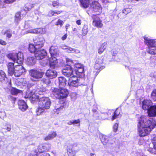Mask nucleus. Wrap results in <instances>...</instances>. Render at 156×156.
<instances>
[{
    "label": "nucleus",
    "instance_id": "obj_63",
    "mask_svg": "<svg viewBox=\"0 0 156 156\" xmlns=\"http://www.w3.org/2000/svg\"><path fill=\"white\" fill-rule=\"evenodd\" d=\"M67 124L69 125H71L72 124H73L72 121H70L69 122L67 123Z\"/></svg>",
    "mask_w": 156,
    "mask_h": 156
},
{
    "label": "nucleus",
    "instance_id": "obj_9",
    "mask_svg": "<svg viewBox=\"0 0 156 156\" xmlns=\"http://www.w3.org/2000/svg\"><path fill=\"white\" fill-rule=\"evenodd\" d=\"M51 104L50 99L48 97H44L40 98L38 103V106L48 109L49 108Z\"/></svg>",
    "mask_w": 156,
    "mask_h": 156
},
{
    "label": "nucleus",
    "instance_id": "obj_39",
    "mask_svg": "<svg viewBox=\"0 0 156 156\" xmlns=\"http://www.w3.org/2000/svg\"><path fill=\"white\" fill-rule=\"evenodd\" d=\"M21 16L20 13L19 12L16 13L15 16V20L17 22L19 21L21 19Z\"/></svg>",
    "mask_w": 156,
    "mask_h": 156
},
{
    "label": "nucleus",
    "instance_id": "obj_24",
    "mask_svg": "<svg viewBox=\"0 0 156 156\" xmlns=\"http://www.w3.org/2000/svg\"><path fill=\"white\" fill-rule=\"evenodd\" d=\"M58 80L59 81V88H62L66 86V80L65 78L63 77H60L59 78Z\"/></svg>",
    "mask_w": 156,
    "mask_h": 156
},
{
    "label": "nucleus",
    "instance_id": "obj_32",
    "mask_svg": "<svg viewBox=\"0 0 156 156\" xmlns=\"http://www.w3.org/2000/svg\"><path fill=\"white\" fill-rule=\"evenodd\" d=\"M84 71L83 67L81 68L78 69L76 71V74L79 76L82 77L84 76V73L83 72Z\"/></svg>",
    "mask_w": 156,
    "mask_h": 156
},
{
    "label": "nucleus",
    "instance_id": "obj_28",
    "mask_svg": "<svg viewBox=\"0 0 156 156\" xmlns=\"http://www.w3.org/2000/svg\"><path fill=\"white\" fill-rule=\"evenodd\" d=\"M61 48L62 49L65 50L68 53H72L73 48L65 44L61 46Z\"/></svg>",
    "mask_w": 156,
    "mask_h": 156
},
{
    "label": "nucleus",
    "instance_id": "obj_61",
    "mask_svg": "<svg viewBox=\"0 0 156 156\" xmlns=\"http://www.w3.org/2000/svg\"><path fill=\"white\" fill-rule=\"evenodd\" d=\"M69 26H70V25L68 24H67L66 25V30H67V29H68V28L69 27Z\"/></svg>",
    "mask_w": 156,
    "mask_h": 156
},
{
    "label": "nucleus",
    "instance_id": "obj_50",
    "mask_svg": "<svg viewBox=\"0 0 156 156\" xmlns=\"http://www.w3.org/2000/svg\"><path fill=\"white\" fill-rule=\"evenodd\" d=\"M80 51L79 49L73 48L71 53L77 54L80 53Z\"/></svg>",
    "mask_w": 156,
    "mask_h": 156
},
{
    "label": "nucleus",
    "instance_id": "obj_41",
    "mask_svg": "<svg viewBox=\"0 0 156 156\" xmlns=\"http://www.w3.org/2000/svg\"><path fill=\"white\" fill-rule=\"evenodd\" d=\"M119 115V112H118V110H116L114 113V115L112 116V120H113L115 119Z\"/></svg>",
    "mask_w": 156,
    "mask_h": 156
},
{
    "label": "nucleus",
    "instance_id": "obj_37",
    "mask_svg": "<svg viewBox=\"0 0 156 156\" xmlns=\"http://www.w3.org/2000/svg\"><path fill=\"white\" fill-rule=\"evenodd\" d=\"M4 35H6V37L8 38L11 37L12 36V31L10 30H7L3 33Z\"/></svg>",
    "mask_w": 156,
    "mask_h": 156
},
{
    "label": "nucleus",
    "instance_id": "obj_31",
    "mask_svg": "<svg viewBox=\"0 0 156 156\" xmlns=\"http://www.w3.org/2000/svg\"><path fill=\"white\" fill-rule=\"evenodd\" d=\"M102 61L101 59L98 58L96 62V64L94 66V68L97 69H100V65L102 63Z\"/></svg>",
    "mask_w": 156,
    "mask_h": 156
},
{
    "label": "nucleus",
    "instance_id": "obj_34",
    "mask_svg": "<svg viewBox=\"0 0 156 156\" xmlns=\"http://www.w3.org/2000/svg\"><path fill=\"white\" fill-rule=\"evenodd\" d=\"M33 7V5L30 3L26 4L24 8V10L25 11H27L30 10Z\"/></svg>",
    "mask_w": 156,
    "mask_h": 156
},
{
    "label": "nucleus",
    "instance_id": "obj_51",
    "mask_svg": "<svg viewBox=\"0 0 156 156\" xmlns=\"http://www.w3.org/2000/svg\"><path fill=\"white\" fill-rule=\"evenodd\" d=\"M118 124L117 123H115L114 125L113 128L114 131L116 132L118 129Z\"/></svg>",
    "mask_w": 156,
    "mask_h": 156
},
{
    "label": "nucleus",
    "instance_id": "obj_62",
    "mask_svg": "<svg viewBox=\"0 0 156 156\" xmlns=\"http://www.w3.org/2000/svg\"><path fill=\"white\" fill-rule=\"evenodd\" d=\"M6 129L8 131H10L11 130V128L10 127H7Z\"/></svg>",
    "mask_w": 156,
    "mask_h": 156
},
{
    "label": "nucleus",
    "instance_id": "obj_49",
    "mask_svg": "<svg viewBox=\"0 0 156 156\" xmlns=\"http://www.w3.org/2000/svg\"><path fill=\"white\" fill-rule=\"evenodd\" d=\"M130 9L129 8H127L123 10V13L125 14H127L130 12Z\"/></svg>",
    "mask_w": 156,
    "mask_h": 156
},
{
    "label": "nucleus",
    "instance_id": "obj_18",
    "mask_svg": "<svg viewBox=\"0 0 156 156\" xmlns=\"http://www.w3.org/2000/svg\"><path fill=\"white\" fill-rule=\"evenodd\" d=\"M93 24L94 26L99 28H101L103 26L101 21L98 17H96L94 18Z\"/></svg>",
    "mask_w": 156,
    "mask_h": 156
},
{
    "label": "nucleus",
    "instance_id": "obj_43",
    "mask_svg": "<svg viewBox=\"0 0 156 156\" xmlns=\"http://www.w3.org/2000/svg\"><path fill=\"white\" fill-rule=\"evenodd\" d=\"M41 81L42 83L47 84L49 83L50 82L49 79L48 78H43L42 79Z\"/></svg>",
    "mask_w": 156,
    "mask_h": 156
},
{
    "label": "nucleus",
    "instance_id": "obj_26",
    "mask_svg": "<svg viewBox=\"0 0 156 156\" xmlns=\"http://www.w3.org/2000/svg\"><path fill=\"white\" fill-rule=\"evenodd\" d=\"M58 51L57 46H51L50 49V53L51 56H54L56 54Z\"/></svg>",
    "mask_w": 156,
    "mask_h": 156
},
{
    "label": "nucleus",
    "instance_id": "obj_8",
    "mask_svg": "<svg viewBox=\"0 0 156 156\" xmlns=\"http://www.w3.org/2000/svg\"><path fill=\"white\" fill-rule=\"evenodd\" d=\"M83 80V79H78L76 76H72L69 78L68 84L70 86L77 87L83 84L82 82Z\"/></svg>",
    "mask_w": 156,
    "mask_h": 156
},
{
    "label": "nucleus",
    "instance_id": "obj_25",
    "mask_svg": "<svg viewBox=\"0 0 156 156\" xmlns=\"http://www.w3.org/2000/svg\"><path fill=\"white\" fill-rule=\"evenodd\" d=\"M106 42H104L103 43L99 48L98 50V53L100 54L102 53L107 48Z\"/></svg>",
    "mask_w": 156,
    "mask_h": 156
},
{
    "label": "nucleus",
    "instance_id": "obj_64",
    "mask_svg": "<svg viewBox=\"0 0 156 156\" xmlns=\"http://www.w3.org/2000/svg\"><path fill=\"white\" fill-rule=\"evenodd\" d=\"M153 77L156 78V72H155L154 73V74H153Z\"/></svg>",
    "mask_w": 156,
    "mask_h": 156
},
{
    "label": "nucleus",
    "instance_id": "obj_52",
    "mask_svg": "<svg viewBox=\"0 0 156 156\" xmlns=\"http://www.w3.org/2000/svg\"><path fill=\"white\" fill-rule=\"evenodd\" d=\"M3 2L6 3H10L14 2L15 0H3Z\"/></svg>",
    "mask_w": 156,
    "mask_h": 156
},
{
    "label": "nucleus",
    "instance_id": "obj_54",
    "mask_svg": "<svg viewBox=\"0 0 156 156\" xmlns=\"http://www.w3.org/2000/svg\"><path fill=\"white\" fill-rule=\"evenodd\" d=\"M59 3L58 2L56 1H54L52 3V5L54 7L58 5H59Z\"/></svg>",
    "mask_w": 156,
    "mask_h": 156
},
{
    "label": "nucleus",
    "instance_id": "obj_2",
    "mask_svg": "<svg viewBox=\"0 0 156 156\" xmlns=\"http://www.w3.org/2000/svg\"><path fill=\"white\" fill-rule=\"evenodd\" d=\"M46 91V89L42 86H37L35 89L29 93H27L25 98H29L32 101L38 100L39 95L44 94Z\"/></svg>",
    "mask_w": 156,
    "mask_h": 156
},
{
    "label": "nucleus",
    "instance_id": "obj_15",
    "mask_svg": "<svg viewBox=\"0 0 156 156\" xmlns=\"http://www.w3.org/2000/svg\"><path fill=\"white\" fill-rule=\"evenodd\" d=\"M46 76L51 79L55 78L57 75V72L54 69H49L47 70L46 73Z\"/></svg>",
    "mask_w": 156,
    "mask_h": 156
},
{
    "label": "nucleus",
    "instance_id": "obj_46",
    "mask_svg": "<svg viewBox=\"0 0 156 156\" xmlns=\"http://www.w3.org/2000/svg\"><path fill=\"white\" fill-rule=\"evenodd\" d=\"M64 108V106L60 105V104L57 105V106L55 107V108L57 110H62Z\"/></svg>",
    "mask_w": 156,
    "mask_h": 156
},
{
    "label": "nucleus",
    "instance_id": "obj_33",
    "mask_svg": "<svg viewBox=\"0 0 156 156\" xmlns=\"http://www.w3.org/2000/svg\"><path fill=\"white\" fill-rule=\"evenodd\" d=\"M6 78V75L5 72L2 70H0V81H3Z\"/></svg>",
    "mask_w": 156,
    "mask_h": 156
},
{
    "label": "nucleus",
    "instance_id": "obj_12",
    "mask_svg": "<svg viewBox=\"0 0 156 156\" xmlns=\"http://www.w3.org/2000/svg\"><path fill=\"white\" fill-rule=\"evenodd\" d=\"M73 69L69 65L65 66L62 71L63 74L67 77L73 76Z\"/></svg>",
    "mask_w": 156,
    "mask_h": 156
},
{
    "label": "nucleus",
    "instance_id": "obj_42",
    "mask_svg": "<svg viewBox=\"0 0 156 156\" xmlns=\"http://www.w3.org/2000/svg\"><path fill=\"white\" fill-rule=\"evenodd\" d=\"M19 92V90L15 88H12L11 90V93L13 95H16Z\"/></svg>",
    "mask_w": 156,
    "mask_h": 156
},
{
    "label": "nucleus",
    "instance_id": "obj_58",
    "mask_svg": "<svg viewBox=\"0 0 156 156\" xmlns=\"http://www.w3.org/2000/svg\"><path fill=\"white\" fill-rule=\"evenodd\" d=\"M67 34H65L62 37V40H65L67 38Z\"/></svg>",
    "mask_w": 156,
    "mask_h": 156
},
{
    "label": "nucleus",
    "instance_id": "obj_30",
    "mask_svg": "<svg viewBox=\"0 0 156 156\" xmlns=\"http://www.w3.org/2000/svg\"><path fill=\"white\" fill-rule=\"evenodd\" d=\"M101 140L103 144L105 145L107 144L108 141V137L106 135H103L102 136L101 138Z\"/></svg>",
    "mask_w": 156,
    "mask_h": 156
},
{
    "label": "nucleus",
    "instance_id": "obj_4",
    "mask_svg": "<svg viewBox=\"0 0 156 156\" xmlns=\"http://www.w3.org/2000/svg\"><path fill=\"white\" fill-rule=\"evenodd\" d=\"M144 42L148 46V53L152 55L156 54V40L151 39L149 37H144Z\"/></svg>",
    "mask_w": 156,
    "mask_h": 156
},
{
    "label": "nucleus",
    "instance_id": "obj_56",
    "mask_svg": "<svg viewBox=\"0 0 156 156\" xmlns=\"http://www.w3.org/2000/svg\"><path fill=\"white\" fill-rule=\"evenodd\" d=\"M38 156H50L49 154L46 153H44L42 154H41L40 155H38Z\"/></svg>",
    "mask_w": 156,
    "mask_h": 156
},
{
    "label": "nucleus",
    "instance_id": "obj_3",
    "mask_svg": "<svg viewBox=\"0 0 156 156\" xmlns=\"http://www.w3.org/2000/svg\"><path fill=\"white\" fill-rule=\"evenodd\" d=\"M8 73L10 75H14L15 76L18 77L26 72V70L21 65H18L14 66V64L9 62L8 65Z\"/></svg>",
    "mask_w": 156,
    "mask_h": 156
},
{
    "label": "nucleus",
    "instance_id": "obj_6",
    "mask_svg": "<svg viewBox=\"0 0 156 156\" xmlns=\"http://www.w3.org/2000/svg\"><path fill=\"white\" fill-rule=\"evenodd\" d=\"M7 57L14 62L21 64L23 61V54L21 52L18 53H11L7 55Z\"/></svg>",
    "mask_w": 156,
    "mask_h": 156
},
{
    "label": "nucleus",
    "instance_id": "obj_20",
    "mask_svg": "<svg viewBox=\"0 0 156 156\" xmlns=\"http://www.w3.org/2000/svg\"><path fill=\"white\" fill-rule=\"evenodd\" d=\"M151 104V101L150 100H146L143 102L142 108L144 110H148L149 107Z\"/></svg>",
    "mask_w": 156,
    "mask_h": 156
},
{
    "label": "nucleus",
    "instance_id": "obj_38",
    "mask_svg": "<svg viewBox=\"0 0 156 156\" xmlns=\"http://www.w3.org/2000/svg\"><path fill=\"white\" fill-rule=\"evenodd\" d=\"M43 147L44 150V151H48L51 148V146L48 144H45L43 145Z\"/></svg>",
    "mask_w": 156,
    "mask_h": 156
},
{
    "label": "nucleus",
    "instance_id": "obj_17",
    "mask_svg": "<svg viewBox=\"0 0 156 156\" xmlns=\"http://www.w3.org/2000/svg\"><path fill=\"white\" fill-rule=\"evenodd\" d=\"M46 32L44 28H39L38 29H35L34 30H30L27 31L26 33H34L37 34L40 33L41 34H44Z\"/></svg>",
    "mask_w": 156,
    "mask_h": 156
},
{
    "label": "nucleus",
    "instance_id": "obj_14",
    "mask_svg": "<svg viewBox=\"0 0 156 156\" xmlns=\"http://www.w3.org/2000/svg\"><path fill=\"white\" fill-rule=\"evenodd\" d=\"M149 149L147 150L150 152L152 153H155L154 151L156 150V137H154L152 140V143L149 145Z\"/></svg>",
    "mask_w": 156,
    "mask_h": 156
},
{
    "label": "nucleus",
    "instance_id": "obj_7",
    "mask_svg": "<svg viewBox=\"0 0 156 156\" xmlns=\"http://www.w3.org/2000/svg\"><path fill=\"white\" fill-rule=\"evenodd\" d=\"M35 45L30 44L29 45V49L30 52H33L37 48H42L44 45V40L42 37L37 38L34 40Z\"/></svg>",
    "mask_w": 156,
    "mask_h": 156
},
{
    "label": "nucleus",
    "instance_id": "obj_29",
    "mask_svg": "<svg viewBox=\"0 0 156 156\" xmlns=\"http://www.w3.org/2000/svg\"><path fill=\"white\" fill-rule=\"evenodd\" d=\"M81 5L84 8L88 7L89 5V0H79Z\"/></svg>",
    "mask_w": 156,
    "mask_h": 156
},
{
    "label": "nucleus",
    "instance_id": "obj_59",
    "mask_svg": "<svg viewBox=\"0 0 156 156\" xmlns=\"http://www.w3.org/2000/svg\"><path fill=\"white\" fill-rule=\"evenodd\" d=\"M76 23L78 25H80L81 24V21L80 20H77L76 22Z\"/></svg>",
    "mask_w": 156,
    "mask_h": 156
},
{
    "label": "nucleus",
    "instance_id": "obj_11",
    "mask_svg": "<svg viewBox=\"0 0 156 156\" xmlns=\"http://www.w3.org/2000/svg\"><path fill=\"white\" fill-rule=\"evenodd\" d=\"M31 52L34 53L35 56L37 60L43 59L47 55V53L45 50L40 49V48H37L34 51Z\"/></svg>",
    "mask_w": 156,
    "mask_h": 156
},
{
    "label": "nucleus",
    "instance_id": "obj_16",
    "mask_svg": "<svg viewBox=\"0 0 156 156\" xmlns=\"http://www.w3.org/2000/svg\"><path fill=\"white\" fill-rule=\"evenodd\" d=\"M19 107L22 111H25L27 108V105L25 102L23 100H20L18 103Z\"/></svg>",
    "mask_w": 156,
    "mask_h": 156
},
{
    "label": "nucleus",
    "instance_id": "obj_22",
    "mask_svg": "<svg viewBox=\"0 0 156 156\" xmlns=\"http://www.w3.org/2000/svg\"><path fill=\"white\" fill-rule=\"evenodd\" d=\"M67 150L69 156H75L76 151L73 148L72 145H69L67 147Z\"/></svg>",
    "mask_w": 156,
    "mask_h": 156
},
{
    "label": "nucleus",
    "instance_id": "obj_5",
    "mask_svg": "<svg viewBox=\"0 0 156 156\" xmlns=\"http://www.w3.org/2000/svg\"><path fill=\"white\" fill-rule=\"evenodd\" d=\"M59 88V89L56 88H52L53 94L56 98L60 99L66 98L69 93L68 90L63 87L62 88Z\"/></svg>",
    "mask_w": 156,
    "mask_h": 156
},
{
    "label": "nucleus",
    "instance_id": "obj_13",
    "mask_svg": "<svg viewBox=\"0 0 156 156\" xmlns=\"http://www.w3.org/2000/svg\"><path fill=\"white\" fill-rule=\"evenodd\" d=\"M91 6L94 12H100L102 10V7L100 3L97 1L93 2L91 4Z\"/></svg>",
    "mask_w": 156,
    "mask_h": 156
},
{
    "label": "nucleus",
    "instance_id": "obj_27",
    "mask_svg": "<svg viewBox=\"0 0 156 156\" xmlns=\"http://www.w3.org/2000/svg\"><path fill=\"white\" fill-rule=\"evenodd\" d=\"M35 60L34 58L32 57H28L27 60V64L29 65H33L35 63Z\"/></svg>",
    "mask_w": 156,
    "mask_h": 156
},
{
    "label": "nucleus",
    "instance_id": "obj_1",
    "mask_svg": "<svg viewBox=\"0 0 156 156\" xmlns=\"http://www.w3.org/2000/svg\"><path fill=\"white\" fill-rule=\"evenodd\" d=\"M156 125L154 120L148 118L147 116L142 115L139 118L137 124L139 135L140 136H146L149 134Z\"/></svg>",
    "mask_w": 156,
    "mask_h": 156
},
{
    "label": "nucleus",
    "instance_id": "obj_57",
    "mask_svg": "<svg viewBox=\"0 0 156 156\" xmlns=\"http://www.w3.org/2000/svg\"><path fill=\"white\" fill-rule=\"evenodd\" d=\"M102 3L105 5L108 2V0H101Z\"/></svg>",
    "mask_w": 156,
    "mask_h": 156
},
{
    "label": "nucleus",
    "instance_id": "obj_44",
    "mask_svg": "<svg viewBox=\"0 0 156 156\" xmlns=\"http://www.w3.org/2000/svg\"><path fill=\"white\" fill-rule=\"evenodd\" d=\"M62 12L61 11H56L55 12L51 11L49 14L50 16H53L55 15V14H58Z\"/></svg>",
    "mask_w": 156,
    "mask_h": 156
},
{
    "label": "nucleus",
    "instance_id": "obj_47",
    "mask_svg": "<svg viewBox=\"0 0 156 156\" xmlns=\"http://www.w3.org/2000/svg\"><path fill=\"white\" fill-rule=\"evenodd\" d=\"M63 21L60 20V19H58L57 21L56 22L55 25H60L61 27L62 26L63 23Z\"/></svg>",
    "mask_w": 156,
    "mask_h": 156
},
{
    "label": "nucleus",
    "instance_id": "obj_23",
    "mask_svg": "<svg viewBox=\"0 0 156 156\" xmlns=\"http://www.w3.org/2000/svg\"><path fill=\"white\" fill-rule=\"evenodd\" d=\"M57 136L56 133L55 132H51L48 135L44 138L45 140L47 141L51 140Z\"/></svg>",
    "mask_w": 156,
    "mask_h": 156
},
{
    "label": "nucleus",
    "instance_id": "obj_48",
    "mask_svg": "<svg viewBox=\"0 0 156 156\" xmlns=\"http://www.w3.org/2000/svg\"><path fill=\"white\" fill-rule=\"evenodd\" d=\"M74 66L75 67L77 68V69L83 67V65L79 63H75Z\"/></svg>",
    "mask_w": 156,
    "mask_h": 156
},
{
    "label": "nucleus",
    "instance_id": "obj_55",
    "mask_svg": "<svg viewBox=\"0 0 156 156\" xmlns=\"http://www.w3.org/2000/svg\"><path fill=\"white\" fill-rule=\"evenodd\" d=\"M6 42L3 40L0 39V44L3 45H5L6 44Z\"/></svg>",
    "mask_w": 156,
    "mask_h": 156
},
{
    "label": "nucleus",
    "instance_id": "obj_35",
    "mask_svg": "<svg viewBox=\"0 0 156 156\" xmlns=\"http://www.w3.org/2000/svg\"><path fill=\"white\" fill-rule=\"evenodd\" d=\"M45 109L42 107L41 108L38 106V108L37 109L36 111L37 115H40L44 111Z\"/></svg>",
    "mask_w": 156,
    "mask_h": 156
},
{
    "label": "nucleus",
    "instance_id": "obj_60",
    "mask_svg": "<svg viewBox=\"0 0 156 156\" xmlns=\"http://www.w3.org/2000/svg\"><path fill=\"white\" fill-rule=\"evenodd\" d=\"M66 61L67 62H71V63H73V61L71 59H69V58H66Z\"/></svg>",
    "mask_w": 156,
    "mask_h": 156
},
{
    "label": "nucleus",
    "instance_id": "obj_45",
    "mask_svg": "<svg viewBox=\"0 0 156 156\" xmlns=\"http://www.w3.org/2000/svg\"><path fill=\"white\" fill-rule=\"evenodd\" d=\"M38 151L40 153H42L44 151V150L42 145L41 144L38 146Z\"/></svg>",
    "mask_w": 156,
    "mask_h": 156
},
{
    "label": "nucleus",
    "instance_id": "obj_36",
    "mask_svg": "<svg viewBox=\"0 0 156 156\" xmlns=\"http://www.w3.org/2000/svg\"><path fill=\"white\" fill-rule=\"evenodd\" d=\"M88 31V27L87 25H84L82 29V34L83 36L86 35Z\"/></svg>",
    "mask_w": 156,
    "mask_h": 156
},
{
    "label": "nucleus",
    "instance_id": "obj_40",
    "mask_svg": "<svg viewBox=\"0 0 156 156\" xmlns=\"http://www.w3.org/2000/svg\"><path fill=\"white\" fill-rule=\"evenodd\" d=\"M151 96L154 101H156V90H154L152 92Z\"/></svg>",
    "mask_w": 156,
    "mask_h": 156
},
{
    "label": "nucleus",
    "instance_id": "obj_19",
    "mask_svg": "<svg viewBox=\"0 0 156 156\" xmlns=\"http://www.w3.org/2000/svg\"><path fill=\"white\" fill-rule=\"evenodd\" d=\"M148 115L149 116H155L156 115V106L154 105L150 107L147 110Z\"/></svg>",
    "mask_w": 156,
    "mask_h": 156
},
{
    "label": "nucleus",
    "instance_id": "obj_53",
    "mask_svg": "<svg viewBox=\"0 0 156 156\" xmlns=\"http://www.w3.org/2000/svg\"><path fill=\"white\" fill-rule=\"evenodd\" d=\"M72 122L73 124H76L79 123L80 122V121L79 119H78L72 121Z\"/></svg>",
    "mask_w": 156,
    "mask_h": 156
},
{
    "label": "nucleus",
    "instance_id": "obj_10",
    "mask_svg": "<svg viewBox=\"0 0 156 156\" xmlns=\"http://www.w3.org/2000/svg\"><path fill=\"white\" fill-rule=\"evenodd\" d=\"M44 73L36 69H31L29 71V75L31 76V80L36 81L42 78Z\"/></svg>",
    "mask_w": 156,
    "mask_h": 156
},
{
    "label": "nucleus",
    "instance_id": "obj_21",
    "mask_svg": "<svg viewBox=\"0 0 156 156\" xmlns=\"http://www.w3.org/2000/svg\"><path fill=\"white\" fill-rule=\"evenodd\" d=\"M58 63L57 59L55 57L51 56L50 59V66L52 68H55L57 66Z\"/></svg>",
    "mask_w": 156,
    "mask_h": 156
}]
</instances>
